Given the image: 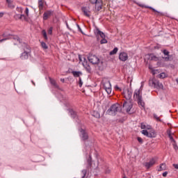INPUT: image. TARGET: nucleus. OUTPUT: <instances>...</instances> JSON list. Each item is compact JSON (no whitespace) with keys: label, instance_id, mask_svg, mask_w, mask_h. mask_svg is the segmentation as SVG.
<instances>
[{"label":"nucleus","instance_id":"nucleus-20","mask_svg":"<svg viewBox=\"0 0 178 178\" xmlns=\"http://www.w3.org/2000/svg\"><path fill=\"white\" fill-rule=\"evenodd\" d=\"M95 3L96 10L99 11L101 9H102V0H98Z\"/></svg>","mask_w":178,"mask_h":178},{"label":"nucleus","instance_id":"nucleus-11","mask_svg":"<svg viewBox=\"0 0 178 178\" xmlns=\"http://www.w3.org/2000/svg\"><path fill=\"white\" fill-rule=\"evenodd\" d=\"M92 159L91 158V156H90L87 160V162L88 164V168H92L93 169H97L98 168V162L94 163L92 164Z\"/></svg>","mask_w":178,"mask_h":178},{"label":"nucleus","instance_id":"nucleus-34","mask_svg":"<svg viewBox=\"0 0 178 178\" xmlns=\"http://www.w3.org/2000/svg\"><path fill=\"white\" fill-rule=\"evenodd\" d=\"M42 34L45 40H48V36H47V32L45 31V30H43L42 31Z\"/></svg>","mask_w":178,"mask_h":178},{"label":"nucleus","instance_id":"nucleus-14","mask_svg":"<svg viewBox=\"0 0 178 178\" xmlns=\"http://www.w3.org/2000/svg\"><path fill=\"white\" fill-rule=\"evenodd\" d=\"M119 59L120 60H122V62H126L127 59H129V56L127 55V53L126 52H122L119 55Z\"/></svg>","mask_w":178,"mask_h":178},{"label":"nucleus","instance_id":"nucleus-50","mask_svg":"<svg viewBox=\"0 0 178 178\" xmlns=\"http://www.w3.org/2000/svg\"><path fill=\"white\" fill-rule=\"evenodd\" d=\"M4 13H0V17H3Z\"/></svg>","mask_w":178,"mask_h":178},{"label":"nucleus","instance_id":"nucleus-10","mask_svg":"<svg viewBox=\"0 0 178 178\" xmlns=\"http://www.w3.org/2000/svg\"><path fill=\"white\" fill-rule=\"evenodd\" d=\"M79 131H80V137L83 141H86V140H88V134H87L86 130L83 129H80Z\"/></svg>","mask_w":178,"mask_h":178},{"label":"nucleus","instance_id":"nucleus-44","mask_svg":"<svg viewBox=\"0 0 178 178\" xmlns=\"http://www.w3.org/2000/svg\"><path fill=\"white\" fill-rule=\"evenodd\" d=\"M8 6H9V8H11L12 9H13V8H15V5L12 4L11 3H8Z\"/></svg>","mask_w":178,"mask_h":178},{"label":"nucleus","instance_id":"nucleus-2","mask_svg":"<svg viewBox=\"0 0 178 178\" xmlns=\"http://www.w3.org/2000/svg\"><path fill=\"white\" fill-rule=\"evenodd\" d=\"M108 115L111 116H115L116 113H119V112H122V106L119 104H113L110 108L108 110Z\"/></svg>","mask_w":178,"mask_h":178},{"label":"nucleus","instance_id":"nucleus-3","mask_svg":"<svg viewBox=\"0 0 178 178\" xmlns=\"http://www.w3.org/2000/svg\"><path fill=\"white\" fill-rule=\"evenodd\" d=\"M149 86H150V87H154V88H156L157 90L163 89V85L162 84V83L159 82V81H158L155 78L149 79Z\"/></svg>","mask_w":178,"mask_h":178},{"label":"nucleus","instance_id":"nucleus-17","mask_svg":"<svg viewBox=\"0 0 178 178\" xmlns=\"http://www.w3.org/2000/svg\"><path fill=\"white\" fill-rule=\"evenodd\" d=\"M162 52L165 55V56L163 57V59L165 62H169V60H170V56L169 55V51L166 49H164V50L162 51Z\"/></svg>","mask_w":178,"mask_h":178},{"label":"nucleus","instance_id":"nucleus-29","mask_svg":"<svg viewBox=\"0 0 178 178\" xmlns=\"http://www.w3.org/2000/svg\"><path fill=\"white\" fill-rule=\"evenodd\" d=\"M118 51H119V49H118V47H115L113 50L110 51L109 55H115V54H118Z\"/></svg>","mask_w":178,"mask_h":178},{"label":"nucleus","instance_id":"nucleus-43","mask_svg":"<svg viewBox=\"0 0 178 178\" xmlns=\"http://www.w3.org/2000/svg\"><path fill=\"white\" fill-rule=\"evenodd\" d=\"M79 87H81L83 86V81H81V78L79 77Z\"/></svg>","mask_w":178,"mask_h":178},{"label":"nucleus","instance_id":"nucleus-27","mask_svg":"<svg viewBox=\"0 0 178 178\" xmlns=\"http://www.w3.org/2000/svg\"><path fill=\"white\" fill-rule=\"evenodd\" d=\"M149 59L151 60H155V62H158V60H159V58L156 56H154V54L149 56Z\"/></svg>","mask_w":178,"mask_h":178},{"label":"nucleus","instance_id":"nucleus-48","mask_svg":"<svg viewBox=\"0 0 178 178\" xmlns=\"http://www.w3.org/2000/svg\"><path fill=\"white\" fill-rule=\"evenodd\" d=\"M154 118H155V119H156L157 120H159V118L158 117V115H154Z\"/></svg>","mask_w":178,"mask_h":178},{"label":"nucleus","instance_id":"nucleus-41","mask_svg":"<svg viewBox=\"0 0 178 178\" xmlns=\"http://www.w3.org/2000/svg\"><path fill=\"white\" fill-rule=\"evenodd\" d=\"M54 29V28L50 27L49 29L48 30V34H52V30Z\"/></svg>","mask_w":178,"mask_h":178},{"label":"nucleus","instance_id":"nucleus-47","mask_svg":"<svg viewBox=\"0 0 178 178\" xmlns=\"http://www.w3.org/2000/svg\"><path fill=\"white\" fill-rule=\"evenodd\" d=\"M166 176H168V172H165L163 173V177H166Z\"/></svg>","mask_w":178,"mask_h":178},{"label":"nucleus","instance_id":"nucleus-57","mask_svg":"<svg viewBox=\"0 0 178 178\" xmlns=\"http://www.w3.org/2000/svg\"><path fill=\"white\" fill-rule=\"evenodd\" d=\"M7 2H9V0H7Z\"/></svg>","mask_w":178,"mask_h":178},{"label":"nucleus","instance_id":"nucleus-5","mask_svg":"<svg viewBox=\"0 0 178 178\" xmlns=\"http://www.w3.org/2000/svg\"><path fill=\"white\" fill-rule=\"evenodd\" d=\"M94 33L97 37L99 35L102 40L100 41L101 44H106L108 42V40L105 38V33H104L102 31H99L98 28H96L94 31Z\"/></svg>","mask_w":178,"mask_h":178},{"label":"nucleus","instance_id":"nucleus-31","mask_svg":"<svg viewBox=\"0 0 178 178\" xmlns=\"http://www.w3.org/2000/svg\"><path fill=\"white\" fill-rule=\"evenodd\" d=\"M149 69L152 71V73L153 75L156 74V73H158V70H153L152 67H151V65L149 66Z\"/></svg>","mask_w":178,"mask_h":178},{"label":"nucleus","instance_id":"nucleus-54","mask_svg":"<svg viewBox=\"0 0 178 178\" xmlns=\"http://www.w3.org/2000/svg\"><path fill=\"white\" fill-rule=\"evenodd\" d=\"M79 60L81 62V57H79Z\"/></svg>","mask_w":178,"mask_h":178},{"label":"nucleus","instance_id":"nucleus-21","mask_svg":"<svg viewBox=\"0 0 178 178\" xmlns=\"http://www.w3.org/2000/svg\"><path fill=\"white\" fill-rule=\"evenodd\" d=\"M142 129H146V130H151L152 129V127L149 124H145V123H141L140 126Z\"/></svg>","mask_w":178,"mask_h":178},{"label":"nucleus","instance_id":"nucleus-39","mask_svg":"<svg viewBox=\"0 0 178 178\" xmlns=\"http://www.w3.org/2000/svg\"><path fill=\"white\" fill-rule=\"evenodd\" d=\"M114 88H115V91H122V88H120L119 87V86H118V85H115Z\"/></svg>","mask_w":178,"mask_h":178},{"label":"nucleus","instance_id":"nucleus-37","mask_svg":"<svg viewBox=\"0 0 178 178\" xmlns=\"http://www.w3.org/2000/svg\"><path fill=\"white\" fill-rule=\"evenodd\" d=\"M81 173H82V178L86 177V175H87V170H83L81 171Z\"/></svg>","mask_w":178,"mask_h":178},{"label":"nucleus","instance_id":"nucleus-13","mask_svg":"<svg viewBox=\"0 0 178 178\" xmlns=\"http://www.w3.org/2000/svg\"><path fill=\"white\" fill-rule=\"evenodd\" d=\"M123 108H125L127 113H129V112H130V111H131V108H133V104H131V102H125L124 104H123Z\"/></svg>","mask_w":178,"mask_h":178},{"label":"nucleus","instance_id":"nucleus-38","mask_svg":"<svg viewBox=\"0 0 178 178\" xmlns=\"http://www.w3.org/2000/svg\"><path fill=\"white\" fill-rule=\"evenodd\" d=\"M95 118H99V113L95 111L92 114Z\"/></svg>","mask_w":178,"mask_h":178},{"label":"nucleus","instance_id":"nucleus-35","mask_svg":"<svg viewBox=\"0 0 178 178\" xmlns=\"http://www.w3.org/2000/svg\"><path fill=\"white\" fill-rule=\"evenodd\" d=\"M171 144L173 145L174 149H175V150L178 149L177 145H176V141L175 140H172Z\"/></svg>","mask_w":178,"mask_h":178},{"label":"nucleus","instance_id":"nucleus-1","mask_svg":"<svg viewBox=\"0 0 178 178\" xmlns=\"http://www.w3.org/2000/svg\"><path fill=\"white\" fill-rule=\"evenodd\" d=\"M134 98L138 101V105L142 108L145 106V103L143 101V88L136 89L134 93Z\"/></svg>","mask_w":178,"mask_h":178},{"label":"nucleus","instance_id":"nucleus-55","mask_svg":"<svg viewBox=\"0 0 178 178\" xmlns=\"http://www.w3.org/2000/svg\"><path fill=\"white\" fill-rule=\"evenodd\" d=\"M176 81H177V84H178V79H176Z\"/></svg>","mask_w":178,"mask_h":178},{"label":"nucleus","instance_id":"nucleus-42","mask_svg":"<svg viewBox=\"0 0 178 178\" xmlns=\"http://www.w3.org/2000/svg\"><path fill=\"white\" fill-rule=\"evenodd\" d=\"M169 138L171 143H173V141H175V139H173V136H171L170 134H169Z\"/></svg>","mask_w":178,"mask_h":178},{"label":"nucleus","instance_id":"nucleus-45","mask_svg":"<svg viewBox=\"0 0 178 178\" xmlns=\"http://www.w3.org/2000/svg\"><path fill=\"white\" fill-rule=\"evenodd\" d=\"M138 141L139 142V143H140V144H143V138H140V137H138Z\"/></svg>","mask_w":178,"mask_h":178},{"label":"nucleus","instance_id":"nucleus-25","mask_svg":"<svg viewBox=\"0 0 178 178\" xmlns=\"http://www.w3.org/2000/svg\"><path fill=\"white\" fill-rule=\"evenodd\" d=\"M83 66L85 67V69L90 73L91 72V67L87 63H83Z\"/></svg>","mask_w":178,"mask_h":178},{"label":"nucleus","instance_id":"nucleus-26","mask_svg":"<svg viewBox=\"0 0 178 178\" xmlns=\"http://www.w3.org/2000/svg\"><path fill=\"white\" fill-rule=\"evenodd\" d=\"M38 8L40 10H42V9L44 8V2L42 1V0L38 1Z\"/></svg>","mask_w":178,"mask_h":178},{"label":"nucleus","instance_id":"nucleus-7","mask_svg":"<svg viewBox=\"0 0 178 178\" xmlns=\"http://www.w3.org/2000/svg\"><path fill=\"white\" fill-rule=\"evenodd\" d=\"M122 95L125 99H127L128 101L131 99V97L133 96V92L131 91V89L128 88H124L122 92Z\"/></svg>","mask_w":178,"mask_h":178},{"label":"nucleus","instance_id":"nucleus-36","mask_svg":"<svg viewBox=\"0 0 178 178\" xmlns=\"http://www.w3.org/2000/svg\"><path fill=\"white\" fill-rule=\"evenodd\" d=\"M29 8H26L24 13H25V16H26V20H27V17H29Z\"/></svg>","mask_w":178,"mask_h":178},{"label":"nucleus","instance_id":"nucleus-12","mask_svg":"<svg viewBox=\"0 0 178 178\" xmlns=\"http://www.w3.org/2000/svg\"><path fill=\"white\" fill-rule=\"evenodd\" d=\"M3 37H4L5 38L0 40V42H3V41H6V40H9L10 38L14 40L15 41L16 40V35H8L6 33H3Z\"/></svg>","mask_w":178,"mask_h":178},{"label":"nucleus","instance_id":"nucleus-49","mask_svg":"<svg viewBox=\"0 0 178 178\" xmlns=\"http://www.w3.org/2000/svg\"><path fill=\"white\" fill-rule=\"evenodd\" d=\"M173 166L175 169H178V164H173Z\"/></svg>","mask_w":178,"mask_h":178},{"label":"nucleus","instance_id":"nucleus-32","mask_svg":"<svg viewBox=\"0 0 178 178\" xmlns=\"http://www.w3.org/2000/svg\"><path fill=\"white\" fill-rule=\"evenodd\" d=\"M17 12L23 15V8L22 7H17L16 8Z\"/></svg>","mask_w":178,"mask_h":178},{"label":"nucleus","instance_id":"nucleus-15","mask_svg":"<svg viewBox=\"0 0 178 178\" xmlns=\"http://www.w3.org/2000/svg\"><path fill=\"white\" fill-rule=\"evenodd\" d=\"M81 10L83 13L84 15L86 16V17H90L91 11H90V8H88L87 7H83L81 8Z\"/></svg>","mask_w":178,"mask_h":178},{"label":"nucleus","instance_id":"nucleus-53","mask_svg":"<svg viewBox=\"0 0 178 178\" xmlns=\"http://www.w3.org/2000/svg\"><path fill=\"white\" fill-rule=\"evenodd\" d=\"M61 81H63V83H65V79H61Z\"/></svg>","mask_w":178,"mask_h":178},{"label":"nucleus","instance_id":"nucleus-33","mask_svg":"<svg viewBox=\"0 0 178 178\" xmlns=\"http://www.w3.org/2000/svg\"><path fill=\"white\" fill-rule=\"evenodd\" d=\"M41 47H42V48H43V49H47L48 48V46L44 42H41Z\"/></svg>","mask_w":178,"mask_h":178},{"label":"nucleus","instance_id":"nucleus-40","mask_svg":"<svg viewBox=\"0 0 178 178\" xmlns=\"http://www.w3.org/2000/svg\"><path fill=\"white\" fill-rule=\"evenodd\" d=\"M70 113L72 115V118H76V112L70 111Z\"/></svg>","mask_w":178,"mask_h":178},{"label":"nucleus","instance_id":"nucleus-4","mask_svg":"<svg viewBox=\"0 0 178 178\" xmlns=\"http://www.w3.org/2000/svg\"><path fill=\"white\" fill-rule=\"evenodd\" d=\"M102 86L107 94L111 95L112 94V85L111 82L108 79H103Z\"/></svg>","mask_w":178,"mask_h":178},{"label":"nucleus","instance_id":"nucleus-19","mask_svg":"<svg viewBox=\"0 0 178 178\" xmlns=\"http://www.w3.org/2000/svg\"><path fill=\"white\" fill-rule=\"evenodd\" d=\"M156 161L155 160V159H152V160L149 161V162L145 163V168H147V169H149V168H151L152 166H154V165H155Z\"/></svg>","mask_w":178,"mask_h":178},{"label":"nucleus","instance_id":"nucleus-23","mask_svg":"<svg viewBox=\"0 0 178 178\" xmlns=\"http://www.w3.org/2000/svg\"><path fill=\"white\" fill-rule=\"evenodd\" d=\"M72 74H73L74 77H80L83 74L81 72L77 71H72Z\"/></svg>","mask_w":178,"mask_h":178},{"label":"nucleus","instance_id":"nucleus-9","mask_svg":"<svg viewBox=\"0 0 178 178\" xmlns=\"http://www.w3.org/2000/svg\"><path fill=\"white\" fill-rule=\"evenodd\" d=\"M88 60L90 63H92V65H98V63H99V58L95 55H90L88 56Z\"/></svg>","mask_w":178,"mask_h":178},{"label":"nucleus","instance_id":"nucleus-56","mask_svg":"<svg viewBox=\"0 0 178 178\" xmlns=\"http://www.w3.org/2000/svg\"><path fill=\"white\" fill-rule=\"evenodd\" d=\"M17 41L20 42V39H17Z\"/></svg>","mask_w":178,"mask_h":178},{"label":"nucleus","instance_id":"nucleus-22","mask_svg":"<svg viewBox=\"0 0 178 178\" xmlns=\"http://www.w3.org/2000/svg\"><path fill=\"white\" fill-rule=\"evenodd\" d=\"M14 17H15V19H19L20 20H26V15H24L23 14H21V15L16 14L14 16Z\"/></svg>","mask_w":178,"mask_h":178},{"label":"nucleus","instance_id":"nucleus-52","mask_svg":"<svg viewBox=\"0 0 178 178\" xmlns=\"http://www.w3.org/2000/svg\"><path fill=\"white\" fill-rule=\"evenodd\" d=\"M77 27H78L79 31H81V28H80V26L77 25Z\"/></svg>","mask_w":178,"mask_h":178},{"label":"nucleus","instance_id":"nucleus-46","mask_svg":"<svg viewBox=\"0 0 178 178\" xmlns=\"http://www.w3.org/2000/svg\"><path fill=\"white\" fill-rule=\"evenodd\" d=\"M90 2L91 3H95L96 2H98V0H90Z\"/></svg>","mask_w":178,"mask_h":178},{"label":"nucleus","instance_id":"nucleus-51","mask_svg":"<svg viewBox=\"0 0 178 178\" xmlns=\"http://www.w3.org/2000/svg\"><path fill=\"white\" fill-rule=\"evenodd\" d=\"M106 173H107V174H108V173H111V170H106Z\"/></svg>","mask_w":178,"mask_h":178},{"label":"nucleus","instance_id":"nucleus-24","mask_svg":"<svg viewBox=\"0 0 178 178\" xmlns=\"http://www.w3.org/2000/svg\"><path fill=\"white\" fill-rule=\"evenodd\" d=\"M166 169H167L166 164H165V163H161V164L160 165V167H159V168L158 169V170H159V172H161V171H162V170H166Z\"/></svg>","mask_w":178,"mask_h":178},{"label":"nucleus","instance_id":"nucleus-16","mask_svg":"<svg viewBox=\"0 0 178 178\" xmlns=\"http://www.w3.org/2000/svg\"><path fill=\"white\" fill-rule=\"evenodd\" d=\"M54 15V11L52 10H47L43 14V19L44 20H47L49 17H51Z\"/></svg>","mask_w":178,"mask_h":178},{"label":"nucleus","instance_id":"nucleus-18","mask_svg":"<svg viewBox=\"0 0 178 178\" xmlns=\"http://www.w3.org/2000/svg\"><path fill=\"white\" fill-rule=\"evenodd\" d=\"M135 3H136V5H138V6H140V8H145L146 9H152V10H153V12H157L156 10H155L154 8H153L151 6H145V4H143L140 3H137V2H134Z\"/></svg>","mask_w":178,"mask_h":178},{"label":"nucleus","instance_id":"nucleus-30","mask_svg":"<svg viewBox=\"0 0 178 178\" xmlns=\"http://www.w3.org/2000/svg\"><path fill=\"white\" fill-rule=\"evenodd\" d=\"M159 79H165L168 77V74L165 72H162L159 75Z\"/></svg>","mask_w":178,"mask_h":178},{"label":"nucleus","instance_id":"nucleus-8","mask_svg":"<svg viewBox=\"0 0 178 178\" xmlns=\"http://www.w3.org/2000/svg\"><path fill=\"white\" fill-rule=\"evenodd\" d=\"M142 134H143V136H146V137H149V138H154V137H156V132H155V130L152 129H150L149 131L147 130H143Z\"/></svg>","mask_w":178,"mask_h":178},{"label":"nucleus","instance_id":"nucleus-28","mask_svg":"<svg viewBox=\"0 0 178 178\" xmlns=\"http://www.w3.org/2000/svg\"><path fill=\"white\" fill-rule=\"evenodd\" d=\"M49 80H50V83H51V84H52V86H54L56 88H58V87H59L58 86V83H56V81H55L54 79H52L51 78L49 79Z\"/></svg>","mask_w":178,"mask_h":178},{"label":"nucleus","instance_id":"nucleus-6","mask_svg":"<svg viewBox=\"0 0 178 178\" xmlns=\"http://www.w3.org/2000/svg\"><path fill=\"white\" fill-rule=\"evenodd\" d=\"M31 52V49L30 47L26 46L24 49V52L21 54L20 58L22 60H26V59H29V56H30V54Z\"/></svg>","mask_w":178,"mask_h":178}]
</instances>
